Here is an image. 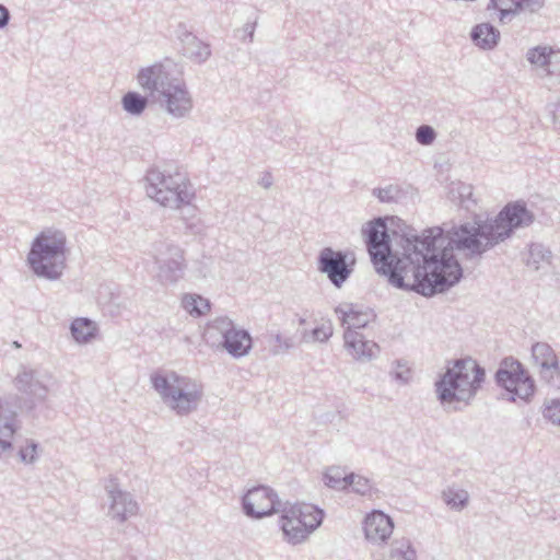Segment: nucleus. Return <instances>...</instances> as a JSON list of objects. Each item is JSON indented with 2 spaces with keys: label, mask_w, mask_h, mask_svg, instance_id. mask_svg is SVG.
Returning a JSON list of instances; mask_svg holds the SVG:
<instances>
[{
  "label": "nucleus",
  "mask_w": 560,
  "mask_h": 560,
  "mask_svg": "<svg viewBox=\"0 0 560 560\" xmlns=\"http://www.w3.org/2000/svg\"><path fill=\"white\" fill-rule=\"evenodd\" d=\"M106 491L110 500L108 515L119 523H124L138 511V504L129 492L118 488L115 479L106 485Z\"/></svg>",
  "instance_id": "15"
},
{
  "label": "nucleus",
  "mask_w": 560,
  "mask_h": 560,
  "mask_svg": "<svg viewBox=\"0 0 560 560\" xmlns=\"http://www.w3.org/2000/svg\"><path fill=\"white\" fill-rule=\"evenodd\" d=\"M353 261L348 262V253L335 250L331 247H325L317 257V269L327 276L329 281L336 287L341 288L353 271Z\"/></svg>",
  "instance_id": "13"
},
{
  "label": "nucleus",
  "mask_w": 560,
  "mask_h": 560,
  "mask_svg": "<svg viewBox=\"0 0 560 560\" xmlns=\"http://www.w3.org/2000/svg\"><path fill=\"white\" fill-rule=\"evenodd\" d=\"M436 138L435 130L429 125H421L416 130V140L422 145H430Z\"/></svg>",
  "instance_id": "39"
},
{
  "label": "nucleus",
  "mask_w": 560,
  "mask_h": 560,
  "mask_svg": "<svg viewBox=\"0 0 560 560\" xmlns=\"http://www.w3.org/2000/svg\"><path fill=\"white\" fill-rule=\"evenodd\" d=\"M257 21H247L243 27L235 31V37L242 42L252 43L256 30Z\"/></svg>",
  "instance_id": "41"
},
{
  "label": "nucleus",
  "mask_w": 560,
  "mask_h": 560,
  "mask_svg": "<svg viewBox=\"0 0 560 560\" xmlns=\"http://www.w3.org/2000/svg\"><path fill=\"white\" fill-rule=\"evenodd\" d=\"M236 328L234 322L228 316H219L212 320V329L221 334L222 339L228 332H232Z\"/></svg>",
  "instance_id": "40"
},
{
  "label": "nucleus",
  "mask_w": 560,
  "mask_h": 560,
  "mask_svg": "<svg viewBox=\"0 0 560 560\" xmlns=\"http://www.w3.org/2000/svg\"><path fill=\"white\" fill-rule=\"evenodd\" d=\"M335 312L346 330L364 328L373 318L371 311H363L352 303L340 304L335 308Z\"/></svg>",
  "instance_id": "20"
},
{
  "label": "nucleus",
  "mask_w": 560,
  "mask_h": 560,
  "mask_svg": "<svg viewBox=\"0 0 560 560\" xmlns=\"http://www.w3.org/2000/svg\"><path fill=\"white\" fill-rule=\"evenodd\" d=\"M305 323H306L305 318H303V317L299 318V324L300 325H304Z\"/></svg>",
  "instance_id": "45"
},
{
  "label": "nucleus",
  "mask_w": 560,
  "mask_h": 560,
  "mask_svg": "<svg viewBox=\"0 0 560 560\" xmlns=\"http://www.w3.org/2000/svg\"><path fill=\"white\" fill-rule=\"evenodd\" d=\"M332 336V325L330 322L323 323L312 330L302 332L304 342H326Z\"/></svg>",
  "instance_id": "35"
},
{
  "label": "nucleus",
  "mask_w": 560,
  "mask_h": 560,
  "mask_svg": "<svg viewBox=\"0 0 560 560\" xmlns=\"http://www.w3.org/2000/svg\"><path fill=\"white\" fill-rule=\"evenodd\" d=\"M349 488H351L353 492L361 495L369 494L372 489L371 482L368 478L357 476L354 474L349 475Z\"/></svg>",
  "instance_id": "38"
},
{
  "label": "nucleus",
  "mask_w": 560,
  "mask_h": 560,
  "mask_svg": "<svg viewBox=\"0 0 560 560\" xmlns=\"http://www.w3.org/2000/svg\"><path fill=\"white\" fill-rule=\"evenodd\" d=\"M552 253L540 243H532L528 247L526 265L535 270L544 269L551 264Z\"/></svg>",
  "instance_id": "28"
},
{
  "label": "nucleus",
  "mask_w": 560,
  "mask_h": 560,
  "mask_svg": "<svg viewBox=\"0 0 560 560\" xmlns=\"http://www.w3.org/2000/svg\"><path fill=\"white\" fill-rule=\"evenodd\" d=\"M67 237L62 231L45 230L33 241L27 262L39 278L58 280L66 267Z\"/></svg>",
  "instance_id": "5"
},
{
  "label": "nucleus",
  "mask_w": 560,
  "mask_h": 560,
  "mask_svg": "<svg viewBox=\"0 0 560 560\" xmlns=\"http://www.w3.org/2000/svg\"><path fill=\"white\" fill-rule=\"evenodd\" d=\"M258 185L265 189H269L273 185L272 174L269 171L264 172L258 179Z\"/></svg>",
  "instance_id": "42"
},
{
  "label": "nucleus",
  "mask_w": 560,
  "mask_h": 560,
  "mask_svg": "<svg viewBox=\"0 0 560 560\" xmlns=\"http://www.w3.org/2000/svg\"><path fill=\"white\" fill-rule=\"evenodd\" d=\"M137 80L151 102L158 103L172 116L180 118L190 110L188 91L184 82L175 75V65L170 60L141 68Z\"/></svg>",
  "instance_id": "3"
},
{
  "label": "nucleus",
  "mask_w": 560,
  "mask_h": 560,
  "mask_svg": "<svg viewBox=\"0 0 560 560\" xmlns=\"http://www.w3.org/2000/svg\"><path fill=\"white\" fill-rule=\"evenodd\" d=\"M150 381L162 401L179 416L195 410L200 401L197 385L174 371L159 370L150 375Z\"/></svg>",
  "instance_id": "6"
},
{
  "label": "nucleus",
  "mask_w": 560,
  "mask_h": 560,
  "mask_svg": "<svg viewBox=\"0 0 560 560\" xmlns=\"http://www.w3.org/2000/svg\"><path fill=\"white\" fill-rule=\"evenodd\" d=\"M486 372L475 360L455 361L452 368L435 382L436 397L442 405L454 401L468 402L485 382Z\"/></svg>",
  "instance_id": "4"
},
{
  "label": "nucleus",
  "mask_w": 560,
  "mask_h": 560,
  "mask_svg": "<svg viewBox=\"0 0 560 560\" xmlns=\"http://www.w3.org/2000/svg\"><path fill=\"white\" fill-rule=\"evenodd\" d=\"M220 346L233 359H242L247 357L253 349V337L245 328H235L232 332H228Z\"/></svg>",
  "instance_id": "19"
},
{
  "label": "nucleus",
  "mask_w": 560,
  "mask_h": 560,
  "mask_svg": "<svg viewBox=\"0 0 560 560\" xmlns=\"http://www.w3.org/2000/svg\"><path fill=\"white\" fill-rule=\"evenodd\" d=\"M266 345L271 355H279L295 347V338L291 335H284L280 331L268 330L264 335Z\"/></svg>",
  "instance_id": "25"
},
{
  "label": "nucleus",
  "mask_w": 560,
  "mask_h": 560,
  "mask_svg": "<svg viewBox=\"0 0 560 560\" xmlns=\"http://www.w3.org/2000/svg\"><path fill=\"white\" fill-rule=\"evenodd\" d=\"M394 522L382 511H373L364 520L365 538L372 544H384L393 534Z\"/></svg>",
  "instance_id": "17"
},
{
  "label": "nucleus",
  "mask_w": 560,
  "mask_h": 560,
  "mask_svg": "<svg viewBox=\"0 0 560 560\" xmlns=\"http://www.w3.org/2000/svg\"><path fill=\"white\" fill-rule=\"evenodd\" d=\"M392 376L401 384H407L410 380V371L409 369H405L402 371L396 370L392 372Z\"/></svg>",
  "instance_id": "43"
},
{
  "label": "nucleus",
  "mask_w": 560,
  "mask_h": 560,
  "mask_svg": "<svg viewBox=\"0 0 560 560\" xmlns=\"http://www.w3.org/2000/svg\"><path fill=\"white\" fill-rule=\"evenodd\" d=\"M50 376L37 370L23 368L14 378L15 388L24 395L20 408L32 413L37 402L46 400L48 395V381Z\"/></svg>",
  "instance_id": "10"
},
{
  "label": "nucleus",
  "mask_w": 560,
  "mask_h": 560,
  "mask_svg": "<svg viewBox=\"0 0 560 560\" xmlns=\"http://www.w3.org/2000/svg\"><path fill=\"white\" fill-rule=\"evenodd\" d=\"M324 483L335 490H346L349 488V475L339 467H330L324 474Z\"/></svg>",
  "instance_id": "34"
},
{
  "label": "nucleus",
  "mask_w": 560,
  "mask_h": 560,
  "mask_svg": "<svg viewBox=\"0 0 560 560\" xmlns=\"http://www.w3.org/2000/svg\"><path fill=\"white\" fill-rule=\"evenodd\" d=\"M534 222V214L523 201L510 202L503 207L494 219L466 222L454 225L446 231L447 246L436 253L438 245L443 242L442 235L434 241L432 253L438 259L448 253L457 262L453 250L464 252L467 258L481 257L494 245L504 242L515 230L529 226Z\"/></svg>",
  "instance_id": "2"
},
{
  "label": "nucleus",
  "mask_w": 560,
  "mask_h": 560,
  "mask_svg": "<svg viewBox=\"0 0 560 560\" xmlns=\"http://www.w3.org/2000/svg\"><path fill=\"white\" fill-rule=\"evenodd\" d=\"M386 560H417V551L412 542L402 537L392 541Z\"/></svg>",
  "instance_id": "29"
},
{
  "label": "nucleus",
  "mask_w": 560,
  "mask_h": 560,
  "mask_svg": "<svg viewBox=\"0 0 560 560\" xmlns=\"http://www.w3.org/2000/svg\"><path fill=\"white\" fill-rule=\"evenodd\" d=\"M494 380L503 389L502 396L512 402H529L536 389L535 382L527 370L518 360L511 357L500 362Z\"/></svg>",
  "instance_id": "8"
},
{
  "label": "nucleus",
  "mask_w": 560,
  "mask_h": 560,
  "mask_svg": "<svg viewBox=\"0 0 560 560\" xmlns=\"http://www.w3.org/2000/svg\"><path fill=\"white\" fill-rule=\"evenodd\" d=\"M527 60L539 68L546 77L560 83V50L547 46H537L526 54Z\"/></svg>",
  "instance_id": "16"
},
{
  "label": "nucleus",
  "mask_w": 560,
  "mask_h": 560,
  "mask_svg": "<svg viewBox=\"0 0 560 560\" xmlns=\"http://www.w3.org/2000/svg\"><path fill=\"white\" fill-rule=\"evenodd\" d=\"M39 444L34 440H26L25 445L21 446L18 456L21 463L32 465L38 459Z\"/></svg>",
  "instance_id": "36"
},
{
  "label": "nucleus",
  "mask_w": 560,
  "mask_h": 560,
  "mask_svg": "<svg viewBox=\"0 0 560 560\" xmlns=\"http://www.w3.org/2000/svg\"><path fill=\"white\" fill-rule=\"evenodd\" d=\"M470 38L477 47L490 50L498 45L500 32L490 23H481L472 27Z\"/></svg>",
  "instance_id": "22"
},
{
  "label": "nucleus",
  "mask_w": 560,
  "mask_h": 560,
  "mask_svg": "<svg viewBox=\"0 0 560 560\" xmlns=\"http://www.w3.org/2000/svg\"><path fill=\"white\" fill-rule=\"evenodd\" d=\"M406 191L400 185H387L385 187H376L372 190V195L383 203H396L406 197Z\"/></svg>",
  "instance_id": "32"
},
{
  "label": "nucleus",
  "mask_w": 560,
  "mask_h": 560,
  "mask_svg": "<svg viewBox=\"0 0 560 560\" xmlns=\"http://www.w3.org/2000/svg\"><path fill=\"white\" fill-rule=\"evenodd\" d=\"M532 358L540 369V376L549 385L560 388V365L552 347L547 342H536L532 346Z\"/></svg>",
  "instance_id": "14"
},
{
  "label": "nucleus",
  "mask_w": 560,
  "mask_h": 560,
  "mask_svg": "<svg viewBox=\"0 0 560 560\" xmlns=\"http://www.w3.org/2000/svg\"><path fill=\"white\" fill-rule=\"evenodd\" d=\"M177 36L183 44V55L196 63H202L210 57L209 46L200 42L184 25H179Z\"/></svg>",
  "instance_id": "21"
},
{
  "label": "nucleus",
  "mask_w": 560,
  "mask_h": 560,
  "mask_svg": "<svg viewBox=\"0 0 560 560\" xmlns=\"http://www.w3.org/2000/svg\"><path fill=\"white\" fill-rule=\"evenodd\" d=\"M149 100L148 95L142 96L138 92L130 91L122 96L121 105L128 114L139 116L145 110Z\"/></svg>",
  "instance_id": "30"
},
{
  "label": "nucleus",
  "mask_w": 560,
  "mask_h": 560,
  "mask_svg": "<svg viewBox=\"0 0 560 560\" xmlns=\"http://www.w3.org/2000/svg\"><path fill=\"white\" fill-rule=\"evenodd\" d=\"M10 11L3 4H0V30L5 27L10 21Z\"/></svg>",
  "instance_id": "44"
},
{
  "label": "nucleus",
  "mask_w": 560,
  "mask_h": 560,
  "mask_svg": "<svg viewBox=\"0 0 560 560\" xmlns=\"http://www.w3.org/2000/svg\"><path fill=\"white\" fill-rule=\"evenodd\" d=\"M70 330L73 339L78 343H88L95 338L97 326L90 318L80 317L71 323Z\"/></svg>",
  "instance_id": "26"
},
{
  "label": "nucleus",
  "mask_w": 560,
  "mask_h": 560,
  "mask_svg": "<svg viewBox=\"0 0 560 560\" xmlns=\"http://www.w3.org/2000/svg\"><path fill=\"white\" fill-rule=\"evenodd\" d=\"M345 345L355 360L370 361L377 357L380 347L372 340H366L357 330H345Z\"/></svg>",
  "instance_id": "18"
},
{
  "label": "nucleus",
  "mask_w": 560,
  "mask_h": 560,
  "mask_svg": "<svg viewBox=\"0 0 560 560\" xmlns=\"http://www.w3.org/2000/svg\"><path fill=\"white\" fill-rule=\"evenodd\" d=\"M154 260L163 282L174 283L184 275L183 250L175 244L161 241L154 244Z\"/></svg>",
  "instance_id": "11"
},
{
  "label": "nucleus",
  "mask_w": 560,
  "mask_h": 560,
  "mask_svg": "<svg viewBox=\"0 0 560 560\" xmlns=\"http://www.w3.org/2000/svg\"><path fill=\"white\" fill-rule=\"evenodd\" d=\"M362 236L375 271L387 278L396 289L430 298L444 293L463 278V268L448 253L435 258L434 241L442 235L441 226L404 232L399 245L402 257L393 250L386 219L374 218L362 226Z\"/></svg>",
  "instance_id": "1"
},
{
  "label": "nucleus",
  "mask_w": 560,
  "mask_h": 560,
  "mask_svg": "<svg viewBox=\"0 0 560 560\" xmlns=\"http://www.w3.org/2000/svg\"><path fill=\"white\" fill-rule=\"evenodd\" d=\"M18 415L0 400V440L12 442L18 430Z\"/></svg>",
  "instance_id": "27"
},
{
  "label": "nucleus",
  "mask_w": 560,
  "mask_h": 560,
  "mask_svg": "<svg viewBox=\"0 0 560 560\" xmlns=\"http://www.w3.org/2000/svg\"><path fill=\"white\" fill-rule=\"evenodd\" d=\"M242 508L246 516L261 518L279 512L282 503L270 487L257 486L243 495Z\"/></svg>",
  "instance_id": "12"
},
{
  "label": "nucleus",
  "mask_w": 560,
  "mask_h": 560,
  "mask_svg": "<svg viewBox=\"0 0 560 560\" xmlns=\"http://www.w3.org/2000/svg\"><path fill=\"white\" fill-rule=\"evenodd\" d=\"M183 307L194 317H200L210 311V301L198 294H185Z\"/></svg>",
  "instance_id": "31"
},
{
  "label": "nucleus",
  "mask_w": 560,
  "mask_h": 560,
  "mask_svg": "<svg viewBox=\"0 0 560 560\" xmlns=\"http://www.w3.org/2000/svg\"><path fill=\"white\" fill-rule=\"evenodd\" d=\"M281 510V529L292 545L304 541L323 523L324 511L313 504L295 503Z\"/></svg>",
  "instance_id": "9"
},
{
  "label": "nucleus",
  "mask_w": 560,
  "mask_h": 560,
  "mask_svg": "<svg viewBox=\"0 0 560 560\" xmlns=\"http://www.w3.org/2000/svg\"><path fill=\"white\" fill-rule=\"evenodd\" d=\"M559 126H560V119H559Z\"/></svg>",
  "instance_id": "46"
},
{
  "label": "nucleus",
  "mask_w": 560,
  "mask_h": 560,
  "mask_svg": "<svg viewBox=\"0 0 560 560\" xmlns=\"http://www.w3.org/2000/svg\"><path fill=\"white\" fill-rule=\"evenodd\" d=\"M542 417L552 424L560 425V398H551L545 401Z\"/></svg>",
  "instance_id": "37"
},
{
  "label": "nucleus",
  "mask_w": 560,
  "mask_h": 560,
  "mask_svg": "<svg viewBox=\"0 0 560 560\" xmlns=\"http://www.w3.org/2000/svg\"><path fill=\"white\" fill-rule=\"evenodd\" d=\"M145 191L149 198L165 208L178 209L189 205L194 192L186 175L150 170L145 175Z\"/></svg>",
  "instance_id": "7"
},
{
  "label": "nucleus",
  "mask_w": 560,
  "mask_h": 560,
  "mask_svg": "<svg viewBox=\"0 0 560 560\" xmlns=\"http://www.w3.org/2000/svg\"><path fill=\"white\" fill-rule=\"evenodd\" d=\"M541 5L542 0H490V7L500 11L501 20L511 13H515L517 9L535 12Z\"/></svg>",
  "instance_id": "23"
},
{
  "label": "nucleus",
  "mask_w": 560,
  "mask_h": 560,
  "mask_svg": "<svg viewBox=\"0 0 560 560\" xmlns=\"http://www.w3.org/2000/svg\"><path fill=\"white\" fill-rule=\"evenodd\" d=\"M442 498L451 509L462 511L468 503L469 494L464 489L448 487L442 492Z\"/></svg>",
  "instance_id": "33"
},
{
  "label": "nucleus",
  "mask_w": 560,
  "mask_h": 560,
  "mask_svg": "<svg viewBox=\"0 0 560 560\" xmlns=\"http://www.w3.org/2000/svg\"><path fill=\"white\" fill-rule=\"evenodd\" d=\"M450 199L457 203L460 208L466 211H472L476 206V199L474 198V188L471 185L457 182L452 183L450 188Z\"/></svg>",
  "instance_id": "24"
}]
</instances>
